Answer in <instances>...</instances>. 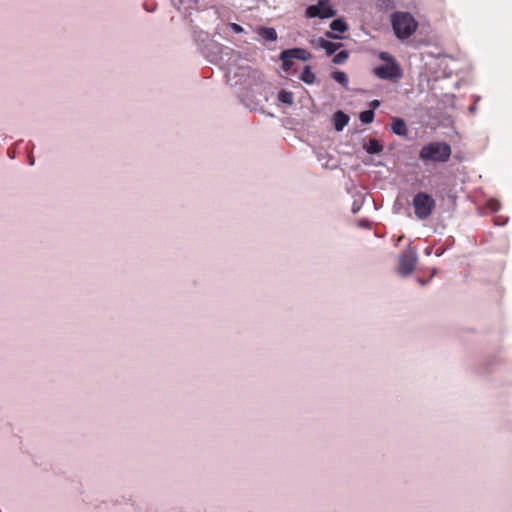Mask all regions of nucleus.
Masks as SVG:
<instances>
[{"instance_id":"1","label":"nucleus","mask_w":512,"mask_h":512,"mask_svg":"<svg viewBox=\"0 0 512 512\" xmlns=\"http://www.w3.org/2000/svg\"><path fill=\"white\" fill-rule=\"evenodd\" d=\"M451 156V148L444 142H431L423 146L419 157L425 163L446 162Z\"/></svg>"},{"instance_id":"2","label":"nucleus","mask_w":512,"mask_h":512,"mask_svg":"<svg viewBox=\"0 0 512 512\" xmlns=\"http://www.w3.org/2000/svg\"><path fill=\"white\" fill-rule=\"evenodd\" d=\"M380 59L387 63L374 68L373 72L378 78L397 81L402 77V71L399 65L387 52H381Z\"/></svg>"},{"instance_id":"3","label":"nucleus","mask_w":512,"mask_h":512,"mask_svg":"<svg viewBox=\"0 0 512 512\" xmlns=\"http://www.w3.org/2000/svg\"><path fill=\"white\" fill-rule=\"evenodd\" d=\"M393 29L399 38H407L414 33L417 23L408 13L398 12L392 17Z\"/></svg>"},{"instance_id":"4","label":"nucleus","mask_w":512,"mask_h":512,"mask_svg":"<svg viewBox=\"0 0 512 512\" xmlns=\"http://www.w3.org/2000/svg\"><path fill=\"white\" fill-rule=\"evenodd\" d=\"M413 208L418 219L429 218L435 209V200L425 192L417 193L413 198Z\"/></svg>"},{"instance_id":"5","label":"nucleus","mask_w":512,"mask_h":512,"mask_svg":"<svg viewBox=\"0 0 512 512\" xmlns=\"http://www.w3.org/2000/svg\"><path fill=\"white\" fill-rule=\"evenodd\" d=\"M306 15L309 18H329L335 15L329 0H319L316 5H311L306 9Z\"/></svg>"},{"instance_id":"6","label":"nucleus","mask_w":512,"mask_h":512,"mask_svg":"<svg viewBox=\"0 0 512 512\" xmlns=\"http://www.w3.org/2000/svg\"><path fill=\"white\" fill-rule=\"evenodd\" d=\"M416 256L413 252L404 253L400 259L398 264V272L402 275L410 274L415 267Z\"/></svg>"},{"instance_id":"7","label":"nucleus","mask_w":512,"mask_h":512,"mask_svg":"<svg viewBox=\"0 0 512 512\" xmlns=\"http://www.w3.org/2000/svg\"><path fill=\"white\" fill-rule=\"evenodd\" d=\"M315 47L324 49L328 55H331L341 47V44L331 42L324 38H319L315 41Z\"/></svg>"},{"instance_id":"8","label":"nucleus","mask_w":512,"mask_h":512,"mask_svg":"<svg viewBox=\"0 0 512 512\" xmlns=\"http://www.w3.org/2000/svg\"><path fill=\"white\" fill-rule=\"evenodd\" d=\"M284 56L303 61L309 60L311 58L310 52L302 48L284 50Z\"/></svg>"},{"instance_id":"9","label":"nucleus","mask_w":512,"mask_h":512,"mask_svg":"<svg viewBox=\"0 0 512 512\" xmlns=\"http://www.w3.org/2000/svg\"><path fill=\"white\" fill-rule=\"evenodd\" d=\"M330 28L333 32H327V34H326L327 37L340 38V36L338 34H335L334 32H337V33L345 32L347 30V25L342 19H336L331 22Z\"/></svg>"},{"instance_id":"10","label":"nucleus","mask_w":512,"mask_h":512,"mask_svg":"<svg viewBox=\"0 0 512 512\" xmlns=\"http://www.w3.org/2000/svg\"><path fill=\"white\" fill-rule=\"evenodd\" d=\"M335 128H344L349 122V116L342 111H337L333 117Z\"/></svg>"},{"instance_id":"11","label":"nucleus","mask_w":512,"mask_h":512,"mask_svg":"<svg viewBox=\"0 0 512 512\" xmlns=\"http://www.w3.org/2000/svg\"><path fill=\"white\" fill-rule=\"evenodd\" d=\"M300 79L309 85H311L315 82L316 76H315L314 72L311 70L310 66L304 67V69L301 73Z\"/></svg>"},{"instance_id":"12","label":"nucleus","mask_w":512,"mask_h":512,"mask_svg":"<svg viewBox=\"0 0 512 512\" xmlns=\"http://www.w3.org/2000/svg\"><path fill=\"white\" fill-rule=\"evenodd\" d=\"M278 100H279L281 103L291 105V104L293 103V100H294V95H293V93H292V92H290V91L281 90V91L278 93Z\"/></svg>"},{"instance_id":"13","label":"nucleus","mask_w":512,"mask_h":512,"mask_svg":"<svg viewBox=\"0 0 512 512\" xmlns=\"http://www.w3.org/2000/svg\"><path fill=\"white\" fill-rule=\"evenodd\" d=\"M332 78L338 82L339 84H341L343 87H347L348 86V77L346 75V73L342 72V71H334L332 74H331Z\"/></svg>"},{"instance_id":"14","label":"nucleus","mask_w":512,"mask_h":512,"mask_svg":"<svg viewBox=\"0 0 512 512\" xmlns=\"http://www.w3.org/2000/svg\"><path fill=\"white\" fill-rule=\"evenodd\" d=\"M260 35L267 41H274L277 39V33L274 28H263L260 30Z\"/></svg>"},{"instance_id":"15","label":"nucleus","mask_w":512,"mask_h":512,"mask_svg":"<svg viewBox=\"0 0 512 512\" xmlns=\"http://www.w3.org/2000/svg\"><path fill=\"white\" fill-rule=\"evenodd\" d=\"M366 150L369 154H375V153L381 152L382 146L380 145V143L377 140L371 139V140H369V142L366 146Z\"/></svg>"},{"instance_id":"16","label":"nucleus","mask_w":512,"mask_h":512,"mask_svg":"<svg viewBox=\"0 0 512 512\" xmlns=\"http://www.w3.org/2000/svg\"><path fill=\"white\" fill-rule=\"evenodd\" d=\"M359 117L363 124H369L374 119V112L372 109L366 110V111L361 112Z\"/></svg>"},{"instance_id":"17","label":"nucleus","mask_w":512,"mask_h":512,"mask_svg":"<svg viewBox=\"0 0 512 512\" xmlns=\"http://www.w3.org/2000/svg\"><path fill=\"white\" fill-rule=\"evenodd\" d=\"M280 59L282 60V68L284 71H289L293 66V58L291 57H285L284 51L281 53Z\"/></svg>"},{"instance_id":"18","label":"nucleus","mask_w":512,"mask_h":512,"mask_svg":"<svg viewBox=\"0 0 512 512\" xmlns=\"http://www.w3.org/2000/svg\"><path fill=\"white\" fill-rule=\"evenodd\" d=\"M347 58H348V53L346 51H340L339 53H337L334 56L333 62L335 64H342L346 61Z\"/></svg>"},{"instance_id":"19","label":"nucleus","mask_w":512,"mask_h":512,"mask_svg":"<svg viewBox=\"0 0 512 512\" xmlns=\"http://www.w3.org/2000/svg\"><path fill=\"white\" fill-rule=\"evenodd\" d=\"M391 128H405V122L401 118H393Z\"/></svg>"},{"instance_id":"20","label":"nucleus","mask_w":512,"mask_h":512,"mask_svg":"<svg viewBox=\"0 0 512 512\" xmlns=\"http://www.w3.org/2000/svg\"><path fill=\"white\" fill-rule=\"evenodd\" d=\"M488 207L492 211H498L499 208H500V203H499V201H497L495 199H491V200L488 201Z\"/></svg>"},{"instance_id":"21","label":"nucleus","mask_w":512,"mask_h":512,"mask_svg":"<svg viewBox=\"0 0 512 512\" xmlns=\"http://www.w3.org/2000/svg\"><path fill=\"white\" fill-rule=\"evenodd\" d=\"M230 26H231L232 30L236 33H239L243 30L242 27L236 23H232Z\"/></svg>"},{"instance_id":"22","label":"nucleus","mask_w":512,"mask_h":512,"mask_svg":"<svg viewBox=\"0 0 512 512\" xmlns=\"http://www.w3.org/2000/svg\"><path fill=\"white\" fill-rule=\"evenodd\" d=\"M380 105V102L378 100H374L371 102L372 110L377 108Z\"/></svg>"},{"instance_id":"23","label":"nucleus","mask_w":512,"mask_h":512,"mask_svg":"<svg viewBox=\"0 0 512 512\" xmlns=\"http://www.w3.org/2000/svg\"><path fill=\"white\" fill-rule=\"evenodd\" d=\"M396 134L398 135H406V132L407 130H400V129H397V130H393Z\"/></svg>"},{"instance_id":"24","label":"nucleus","mask_w":512,"mask_h":512,"mask_svg":"<svg viewBox=\"0 0 512 512\" xmlns=\"http://www.w3.org/2000/svg\"><path fill=\"white\" fill-rule=\"evenodd\" d=\"M144 7L148 11H153L155 9V5L154 4H152L151 7H148L147 4H144Z\"/></svg>"},{"instance_id":"25","label":"nucleus","mask_w":512,"mask_h":512,"mask_svg":"<svg viewBox=\"0 0 512 512\" xmlns=\"http://www.w3.org/2000/svg\"><path fill=\"white\" fill-rule=\"evenodd\" d=\"M431 253H432V247H427L425 249V254L429 256V255H431Z\"/></svg>"},{"instance_id":"26","label":"nucleus","mask_w":512,"mask_h":512,"mask_svg":"<svg viewBox=\"0 0 512 512\" xmlns=\"http://www.w3.org/2000/svg\"><path fill=\"white\" fill-rule=\"evenodd\" d=\"M442 253H443V251H442V250H440V249H438V250L436 251V255H437V256H440Z\"/></svg>"}]
</instances>
